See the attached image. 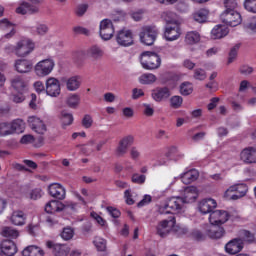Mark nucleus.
Returning <instances> with one entry per match:
<instances>
[{
  "label": "nucleus",
  "instance_id": "f257e3e1",
  "mask_svg": "<svg viewBox=\"0 0 256 256\" xmlns=\"http://www.w3.org/2000/svg\"><path fill=\"white\" fill-rule=\"evenodd\" d=\"M158 213L160 215H178L179 213H185V202L181 197L167 198L164 203L158 207Z\"/></svg>",
  "mask_w": 256,
  "mask_h": 256
},
{
  "label": "nucleus",
  "instance_id": "f03ea898",
  "mask_svg": "<svg viewBox=\"0 0 256 256\" xmlns=\"http://www.w3.org/2000/svg\"><path fill=\"white\" fill-rule=\"evenodd\" d=\"M34 49L35 43H33V41H31L29 38L19 40L15 47L7 46L5 48L7 53L14 52L17 57H27V55L33 53Z\"/></svg>",
  "mask_w": 256,
  "mask_h": 256
},
{
  "label": "nucleus",
  "instance_id": "7ed1b4c3",
  "mask_svg": "<svg viewBox=\"0 0 256 256\" xmlns=\"http://www.w3.org/2000/svg\"><path fill=\"white\" fill-rule=\"evenodd\" d=\"M140 63L143 69L153 71L161 67V57H159L155 52H143L141 54Z\"/></svg>",
  "mask_w": 256,
  "mask_h": 256
},
{
  "label": "nucleus",
  "instance_id": "20e7f679",
  "mask_svg": "<svg viewBox=\"0 0 256 256\" xmlns=\"http://www.w3.org/2000/svg\"><path fill=\"white\" fill-rule=\"evenodd\" d=\"M176 223L175 215H170L168 219L161 220L156 226L157 235L167 237V235L173 231V227H175Z\"/></svg>",
  "mask_w": 256,
  "mask_h": 256
},
{
  "label": "nucleus",
  "instance_id": "39448f33",
  "mask_svg": "<svg viewBox=\"0 0 256 256\" xmlns=\"http://www.w3.org/2000/svg\"><path fill=\"white\" fill-rule=\"evenodd\" d=\"M158 34L159 32L155 26H144L140 32V41L144 43V45L151 46L155 43Z\"/></svg>",
  "mask_w": 256,
  "mask_h": 256
},
{
  "label": "nucleus",
  "instance_id": "423d86ee",
  "mask_svg": "<svg viewBox=\"0 0 256 256\" xmlns=\"http://www.w3.org/2000/svg\"><path fill=\"white\" fill-rule=\"evenodd\" d=\"M75 207H77L76 203L73 202H60L57 200H51L49 201L46 205H45V211L46 213H59V211H63V209H74Z\"/></svg>",
  "mask_w": 256,
  "mask_h": 256
},
{
  "label": "nucleus",
  "instance_id": "0eeeda50",
  "mask_svg": "<svg viewBox=\"0 0 256 256\" xmlns=\"http://www.w3.org/2000/svg\"><path fill=\"white\" fill-rule=\"evenodd\" d=\"M55 62L52 59H45L35 66V73L38 77H47L53 71Z\"/></svg>",
  "mask_w": 256,
  "mask_h": 256
},
{
  "label": "nucleus",
  "instance_id": "6e6552de",
  "mask_svg": "<svg viewBox=\"0 0 256 256\" xmlns=\"http://www.w3.org/2000/svg\"><path fill=\"white\" fill-rule=\"evenodd\" d=\"M133 143H135V137H133V135L123 137L115 149L116 157H125V154L129 152V147H131Z\"/></svg>",
  "mask_w": 256,
  "mask_h": 256
},
{
  "label": "nucleus",
  "instance_id": "1a4fd4ad",
  "mask_svg": "<svg viewBox=\"0 0 256 256\" xmlns=\"http://www.w3.org/2000/svg\"><path fill=\"white\" fill-rule=\"evenodd\" d=\"M100 37L104 39V41H109L115 34V27L113 26V22L110 19H104L100 22L99 26Z\"/></svg>",
  "mask_w": 256,
  "mask_h": 256
},
{
  "label": "nucleus",
  "instance_id": "9d476101",
  "mask_svg": "<svg viewBox=\"0 0 256 256\" xmlns=\"http://www.w3.org/2000/svg\"><path fill=\"white\" fill-rule=\"evenodd\" d=\"M247 185L245 184H235L233 186H230L226 192V197H230V199H233L234 201L237 199H241V197H245L247 195Z\"/></svg>",
  "mask_w": 256,
  "mask_h": 256
},
{
  "label": "nucleus",
  "instance_id": "9b49d317",
  "mask_svg": "<svg viewBox=\"0 0 256 256\" xmlns=\"http://www.w3.org/2000/svg\"><path fill=\"white\" fill-rule=\"evenodd\" d=\"M240 161L246 165H255L256 164V145L248 146L241 150L240 152Z\"/></svg>",
  "mask_w": 256,
  "mask_h": 256
},
{
  "label": "nucleus",
  "instance_id": "f8f14e48",
  "mask_svg": "<svg viewBox=\"0 0 256 256\" xmlns=\"http://www.w3.org/2000/svg\"><path fill=\"white\" fill-rule=\"evenodd\" d=\"M45 91L50 97H59L61 95V82L55 77H49L46 80Z\"/></svg>",
  "mask_w": 256,
  "mask_h": 256
},
{
  "label": "nucleus",
  "instance_id": "ddd939ff",
  "mask_svg": "<svg viewBox=\"0 0 256 256\" xmlns=\"http://www.w3.org/2000/svg\"><path fill=\"white\" fill-rule=\"evenodd\" d=\"M28 125L32 131L38 133V135H45V133H47V125L45 124V121L39 117L29 116Z\"/></svg>",
  "mask_w": 256,
  "mask_h": 256
},
{
  "label": "nucleus",
  "instance_id": "4468645a",
  "mask_svg": "<svg viewBox=\"0 0 256 256\" xmlns=\"http://www.w3.org/2000/svg\"><path fill=\"white\" fill-rule=\"evenodd\" d=\"M30 3L23 2L17 9L16 13L20 15H27V13H39V5L41 3L40 0H29Z\"/></svg>",
  "mask_w": 256,
  "mask_h": 256
},
{
  "label": "nucleus",
  "instance_id": "2eb2a0df",
  "mask_svg": "<svg viewBox=\"0 0 256 256\" xmlns=\"http://www.w3.org/2000/svg\"><path fill=\"white\" fill-rule=\"evenodd\" d=\"M229 212L225 210H216L210 213L209 221L211 225H225L229 221Z\"/></svg>",
  "mask_w": 256,
  "mask_h": 256
},
{
  "label": "nucleus",
  "instance_id": "dca6fc26",
  "mask_svg": "<svg viewBox=\"0 0 256 256\" xmlns=\"http://www.w3.org/2000/svg\"><path fill=\"white\" fill-rule=\"evenodd\" d=\"M221 21L230 27H237V25H241L243 19L239 12H223L221 14Z\"/></svg>",
  "mask_w": 256,
  "mask_h": 256
},
{
  "label": "nucleus",
  "instance_id": "f3484780",
  "mask_svg": "<svg viewBox=\"0 0 256 256\" xmlns=\"http://www.w3.org/2000/svg\"><path fill=\"white\" fill-rule=\"evenodd\" d=\"M244 247L245 244H243L242 238H233L225 245V251L229 253V255H237V253L243 251Z\"/></svg>",
  "mask_w": 256,
  "mask_h": 256
},
{
  "label": "nucleus",
  "instance_id": "a211bd4d",
  "mask_svg": "<svg viewBox=\"0 0 256 256\" xmlns=\"http://www.w3.org/2000/svg\"><path fill=\"white\" fill-rule=\"evenodd\" d=\"M116 41L121 47L133 45V33L129 30H120L116 35Z\"/></svg>",
  "mask_w": 256,
  "mask_h": 256
},
{
  "label": "nucleus",
  "instance_id": "6ab92c4d",
  "mask_svg": "<svg viewBox=\"0 0 256 256\" xmlns=\"http://www.w3.org/2000/svg\"><path fill=\"white\" fill-rule=\"evenodd\" d=\"M206 234L210 239H222L225 237V228L219 224H210L206 228Z\"/></svg>",
  "mask_w": 256,
  "mask_h": 256
},
{
  "label": "nucleus",
  "instance_id": "aec40b11",
  "mask_svg": "<svg viewBox=\"0 0 256 256\" xmlns=\"http://www.w3.org/2000/svg\"><path fill=\"white\" fill-rule=\"evenodd\" d=\"M46 246L48 249H52V253L55 256H67L69 255V251H71L69 246L63 244H55L53 241H47Z\"/></svg>",
  "mask_w": 256,
  "mask_h": 256
},
{
  "label": "nucleus",
  "instance_id": "412c9836",
  "mask_svg": "<svg viewBox=\"0 0 256 256\" xmlns=\"http://www.w3.org/2000/svg\"><path fill=\"white\" fill-rule=\"evenodd\" d=\"M167 41H177L181 37V27L179 24L167 25L164 32Z\"/></svg>",
  "mask_w": 256,
  "mask_h": 256
},
{
  "label": "nucleus",
  "instance_id": "4be33fe9",
  "mask_svg": "<svg viewBox=\"0 0 256 256\" xmlns=\"http://www.w3.org/2000/svg\"><path fill=\"white\" fill-rule=\"evenodd\" d=\"M0 250L2 255L13 256L17 253V244L13 240H3L0 243Z\"/></svg>",
  "mask_w": 256,
  "mask_h": 256
},
{
  "label": "nucleus",
  "instance_id": "5701e85b",
  "mask_svg": "<svg viewBox=\"0 0 256 256\" xmlns=\"http://www.w3.org/2000/svg\"><path fill=\"white\" fill-rule=\"evenodd\" d=\"M198 207L203 215H207V213H213V209H217V201L213 198H206L199 202Z\"/></svg>",
  "mask_w": 256,
  "mask_h": 256
},
{
  "label": "nucleus",
  "instance_id": "b1692460",
  "mask_svg": "<svg viewBox=\"0 0 256 256\" xmlns=\"http://www.w3.org/2000/svg\"><path fill=\"white\" fill-rule=\"evenodd\" d=\"M199 197V190L195 186H189L184 190V196L182 197L184 203H195Z\"/></svg>",
  "mask_w": 256,
  "mask_h": 256
},
{
  "label": "nucleus",
  "instance_id": "393cba45",
  "mask_svg": "<svg viewBox=\"0 0 256 256\" xmlns=\"http://www.w3.org/2000/svg\"><path fill=\"white\" fill-rule=\"evenodd\" d=\"M48 190L51 197H54L55 199H60V200L65 199L66 191H65V188L61 186V184H58V183L51 184Z\"/></svg>",
  "mask_w": 256,
  "mask_h": 256
},
{
  "label": "nucleus",
  "instance_id": "a878e982",
  "mask_svg": "<svg viewBox=\"0 0 256 256\" xmlns=\"http://www.w3.org/2000/svg\"><path fill=\"white\" fill-rule=\"evenodd\" d=\"M26 221L27 215L21 210L13 211L10 217V222L12 223V225L23 226L25 225Z\"/></svg>",
  "mask_w": 256,
  "mask_h": 256
},
{
  "label": "nucleus",
  "instance_id": "bb28decb",
  "mask_svg": "<svg viewBox=\"0 0 256 256\" xmlns=\"http://www.w3.org/2000/svg\"><path fill=\"white\" fill-rule=\"evenodd\" d=\"M229 35V28L225 25L218 24L211 31V39H223Z\"/></svg>",
  "mask_w": 256,
  "mask_h": 256
},
{
  "label": "nucleus",
  "instance_id": "cd10ccee",
  "mask_svg": "<svg viewBox=\"0 0 256 256\" xmlns=\"http://www.w3.org/2000/svg\"><path fill=\"white\" fill-rule=\"evenodd\" d=\"M11 86L15 91H18V93H25V91H27V81H25V78L21 76L12 78Z\"/></svg>",
  "mask_w": 256,
  "mask_h": 256
},
{
  "label": "nucleus",
  "instance_id": "c85d7f7f",
  "mask_svg": "<svg viewBox=\"0 0 256 256\" xmlns=\"http://www.w3.org/2000/svg\"><path fill=\"white\" fill-rule=\"evenodd\" d=\"M15 69L18 73H30L33 69V63L29 60L20 59L15 62Z\"/></svg>",
  "mask_w": 256,
  "mask_h": 256
},
{
  "label": "nucleus",
  "instance_id": "c756f323",
  "mask_svg": "<svg viewBox=\"0 0 256 256\" xmlns=\"http://www.w3.org/2000/svg\"><path fill=\"white\" fill-rule=\"evenodd\" d=\"M197 179H199V171L196 169L189 170L181 176V180L184 185H190V183L197 181Z\"/></svg>",
  "mask_w": 256,
  "mask_h": 256
},
{
  "label": "nucleus",
  "instance_id": "7c9ffc66",
  "mask_svg": "<svg viewBox=\"0 0 256 256\" xmlns=\"http://www.w3.org/2000/svg\"><path fill=\"white\" fill-rule=\"evenodd\" d=\"M152 97L155 101H163V99H168V97H171V92L167 87L157 88L152 92Z\"/></svg>",
  "mask_w": 256,
  "mask_h": 256
},
{
  "label": "nucleus",
  "instance_id": "2f4dec72",
  "mask_svg": "<svg viewBox=\"0 0 256 256\" xmlns=\"http://www.w3.org/2000/svg\"><path fill=\"white\" fill-rule=\"evenodd\" d=\"M22 255L23 256H45V252L43 251V249H41V247L31 245L24 248V250L22 251Z\"/></svg>",
  "mask_w": 256,
  "mask_h": 256
},
{
  "label": "nucleus",
  "instance_id": "473e14b6",
  "mask_svg": "<svg viewBox=\"0 0 256 256\" xmlns=\"http://www.w3.org/2000/svg\"><path fill=\"white\" fill-rule=\"evenodd\" d=\"M10 131L12 132V135H15V133H24L25 132V121L22 119H15L12 122H10Z\"/></svg>",
  "mask_w": 256,
  "mask_h": 256
},
{
  "label": "nucleus",
  "instance_id": "72a5a7b5",
  "mask_svg": "<svg viewBox=\"0 0 256 256\" xmlns=\"http://www.w3.org/2000/svg\"><path fill=\"white\" fill-rule=\"evenodd\" d=\"M162 19H164L167 25H179V18L177 17V14L172 11L163 12Z\"/></svg>",
  "mask_w": 256,
  "mask_h": 256
},
{
  "label": "nucleus",
  "instance_id": "f704fd0d",
  "mask_svg": "<svg viewBox=\"0 0 256 256\" xmlns=\"http://www.w3.org/2000/svg\"><path fill=\"white\" fill-rule=\"evenodd\" d=\"M81 87V80L77 76L70 77L66 80V88L68 91H77Z\"/></svg>",
  "mask_w": 256,
  "mask_h": 256
},
{
  "label": "nucleus",
  "instance_id": "c9c22d12",
  "mask_svg": "<svg viewBox=\"0 0 256 256\" xmlns=\"http://www.w3.org/2000/svg\"><path fill=\"white\" fill-rule=\"evenodd\" d=\"M0 28L3 30L8 29V31H10L5 35L6 39H11V37L15 35V26H13V24H11V22H9L7 19L0 21Z\"/></svg>",
  "mask_w": 256,
  "mask_h": 256
},
{
  "label": "nucleus",
  "instance_id": "e433bc0d",
  "mask_svg": "<svg viewBox=\"0 0 256 256\" xmlns=\"http://www.w3.org/2000/svg\"><path fill=\"white\" fill-rule=\"evenodd\" d=\"M185 41L188 45H195V43L201 41V35L197 31L187 32Z\"/></svg>",
  "mask_w": 256,
  "mask_h": 256
},
{
  "label": "nucleus",
  "instance_id": "4c0bfd02",
  "mask_svg": "<svg viewBox=\"0 0 256 256\" xmlns=\"http://www.w3.org/2000/svg\"><path fill=\"white\" fill-rule=\"evenodd\" d=\"M2 237H8L9 239H17L19 237V230L13 227H4L1 232Z\"/></svg>",
  "mask_w": 256,
  "mask_h": 256
},
{
  "label": "nucleus",
  "instance_id": "58836bf2",
  "mask_svg": "<svg viewBox=\"0 0 256 256\" xmlns=\"http://www.w3.org/2000/svg\"><path fill=\"white\" fill-rule=\"evenodd\" d=\"M157 81V76L153 73H145L139 77V82L142 85H151Z\"/></svg>",
  "mask_w": 256,
  "mask_h": 256
},
{
  "label": "nucleus",
  "instance_id": "ea45409f",
  "mask_svg": "<svg viewBox=\"0 0 256 256\" xmlns=\"http://www.w3.org/2000/svg\"><path fill=\"white\" fill-rule=\"evenodd\" d=\"M240 239H242L243 245H245V243H255V234L249 230H241Z\"/></svg>",
  "mask_w": 256,
  "mask_h": 256
},
{
  "label": "nucleus",
  "instance_id": "a19ab883",
  "mask_svg": "<svg viewBox=\"0 0 256 256\" xmlns=\"http://www.w3.org/2000/svg\"><path fill=\"white\" fill-rule=\"evenodd\" d=\"M224 7L225 11L224 13H232L236 12L235 9L239 7V1L238 0H224Z\"/></svg>",
  "mask_w": 256,
  "mask_h": 256
},
{
  "label": "nucleus",
  "instance_id": "79ce46f5",
  "mask_svg": "<svg viewBox=\"0 0 256 256\" xmlns=\"http://www.w3.org/2000/svg\"><path fill=\"white\" fill-rule=\"evenodd\" d=\"M208 15L209 11L201 9L198 12L194 13L193 18L197 21V23H205V21H207Z\"/></svg>",
  "mask_w": 256,
  "mask_h": 256
},
{
  "label": "nucleus",
  "instance_id": "37998d69",
  "mask_svg": "<svg viewBox=\"0 0 256 256\" xmlns=\"http://www.w3.org/2000/svg\"><path fill=\"white\" fill-rule=\"evenodd\" d=\"M81 97L78 94H72L67 98V105L72 109H76L79 106Z\"/></svg>",
  "mask_w": 256,
  "mask_h": 256
},
{
  "label": "nucleus",
  "instance_id": "c03bdc74",
  "mask_svg": "<svg viewBox=\"0 0 256 256\" xmlns=\"http://www.w3.org/2000/svg\"><path fill=\"white\" fill-rule=\"evenodd\" d=\"M180 93L187 97V95H191L193 93V84L191 82H183L180 85Z\"/></svg>",
  "mask_w": 256,
  "mask_h": 256
},
{
  "label": "nucleus",
  "instance_id": "a18cd8bd",
  "mask_svg": "<svg viewBox=\"0 0 256 256\" xmlns=\"http://www.w3.org/2000/svg\"><path fill=\"white\" fill-rule=\"evenodd\" d=\"M12 135L11 125L9 122H1L0 123V137H7Z\"/></svg>",
  "mask_w": 256,
  "mask_h": 256
},
{
  "label": "nucleus",
  "instance_id": "49530a36",
  "mask_svg": "<svg viewBox=\"0 0 256 256\" xmlns=\"http://www.w3.org/2000/svg\"><path fill=\"white\" fill-rule=\"evenodd\" d=\"M97 251H106L107 250V240L101 238V237H96L93 241Z\"/></svg>",
  "mask_w": 256,
  "mask_h": 256
},
{
  "label": "nucleus",
  "instance_id": "de8ad7c7",
  "mask_svg": "<svg viewBox=\"0 0 256 256\" xmlns=\"http://www.w3.org/2000/svg\"><path fill=\"white\" fill-rule=\"evenodd\" d=\"M89 53L92 59H101V57L104 55L103 49H101L99 46H92Z\"/></svg>",
  "mask_w": 256,
  "mask_h": 256
},
{
  "label": "nucleus",
  "instance_id": "09e8293b",
  "mask_svg": "<svg viewBox=\"0 0 256 256\" xmlns=\"http://www.w3.org/2000/svg\"><path fill=\"white\" fill-rule=\"evenodd\" d=\"M47 31H49V28H47L45 24H38L32 29V33H34V35H45Z\"/></svg>",
  "mask_w": 256,
  "mask_h": 256
},
{
  "label": "nucleus",
  "instance_id": "8fccbe9b",
  "mask_svg": "<svg viewBox=\"0 0 256 256\" xmlns=\"http://www.w3.org/2000/svg\"><path fill=\"white\" fill-rule=\"evenodd\" d=\"M244 9L249 13H256V0H245Z\"/></svg>",
  "mask_w": 256,
  "mask_h": 256
},
{
  "label": "nucleus",
  "instance_id": "3c124183",
  "mask_svg": "<svg viewBox=\"0 0 256 256\" xmlns=\"http://www.w3.org/2000/svg\"><path fill=\"white\" fill-rule=\"evenodd\" d=\"M82 126L84 129H91V127H93V117L89 114L84 115L82 118Z\"/></svg>",
  "mask_w": 256,
  "mask_h": 256
},
{
  "label": "nucleus",
  "instance_id": "603ef678",
  "mask_svg": "<svg viewBox=\"0 0 256 256\" xmlns=\"http://www.w3.org/2000/svg\"><path fill=\"white\" fill-rule=\"evenodd\" d=\"M73 235H75V232L69 227L64 228L61 233V237L64 241H70V239H73Z\"/></svg>",
  "mask_w": 256,
  "mask_h": 256
},
{
  "label": "nucleus",
  "instance_id": "864d4df0",
  "mask_svg": "<svg viewBox=\"0 0 256 256\" xmlns=\"http://www.w3.org/2000/svg\"><path fill=\"white\" fill-rule=\"evenodd\" d=\"M170 103H171V107H173V109H179V107H181V105H183V97L173 96L170 99Z\"/></svg>",
  "mask_w": 256,
  "mask_h": 256
},
{
  "label": "nucleus",
  "instance_id": "5fc2aeb1",
  "mask_svg": "<svg viewBox=\"0 0 256 256\" xmlns=\"http://www.w3.org/2000/svg\"><path fill=\"white\" fill-rule=\"evenodd\" d=\"M42 195L43 191L41 190V188H35L31 190L28 197L29 199H32V201H37V199H41Z\"/></svg>",
  "mask_w": 256,
  "mask_h": 256
},
{
  "label": "nucleus",
  "instance_id": "6e6d98bb",
  "mask_svg": "<svg viewBox=\"0 0 256 256\" xmlns=\"http://www.w3.org/2000/svg\"><path fill=\"white\" fill-rule=\"evenodd\" d=\"M239 47H241V45L236 44L229 53V57H228V64H231L235 61V59H237V51H239Z\"/></svg>",
  "mask_w": 256,
  "mask_h": 256
},
{
  "label": "nucleus",
  "instance_id": "4d7b16f0",
  "mask_svg": "<svg viewBox=\"0 0 256 256\" xmlns=\"http://www.w3.org/2000/svg\"><path fill=\"white\" fill-rule=\"evenodd\" d=\"M142 109H143V114L146 117H153V115L155 113V109L153 108V105H151V104H143L142 105Z\"/></svg>",
  "mask_w": 256,
  "mask_h": 256
},
{
  "label": "nucleus",
  "instance_id": "13d9d810",
  "mask_svg": "<svg viewBox=\"0 0 256 256\" xmlns=\"http://www.w3.org/2000/svg\"><path fill=\"white\" fill-rule=\"evenodd\" d=\"M194 79H197L198 81H204V79H207V73H205V70L197 68L194 70Z\"/></svg>",
  "mask_w": 256,
  "mask_h": 256
},
{
  "label": "nucleus",
  "instance_id": "bf43d9fd",
  "mask_svg": "<svg viewBox=\"0 0 256 256\" xmlns=\"http://www.w3.org/2000/svg\"><path fill=\"white\" fill-rule=\"evenodd\" d=\"M80 151L82 155L89 156L91 153H93L95 150L93 149V142H91V145H82L80 146Z\"/></svg>",
  "mask_w": 256,
  "mask_h": 256
},
{
  "label": "nucleus",
  "instance_id": "052dcab7",
  "mask_svg": "<svg viewBox=\"0 0 256 256\" xmlns=\"http://www.w3.org/2000/svg\"><path fill=\"white\" fill-rule=\"evenodd\" d=\"M145 175H139V174H133L131 181L132 183H136L137 185H143V183H145Z\"/></svg>",
  "mask_w": 256,
  "mask_h": 256
},
{
  "label": "nucleus",
  "instance_id": "680f3d73",
  "mask_svg": "<svg viewBox=\"0 0 256 256\" xmlns=\"http://www.w3.org/2000/svg\"><path fill=\"white\" fill-rule=\"evenodd\" d=\"M87 9H89V6L87 4H81L77 6L76 8L77 17H83L85 13H87Z\"/></svg>",
  "mask_w": 256,
  "mask_h": 256
},
{
  "label": "nucleus",
  "instance_id": "e2e57ef3",
  "mask_svg": "<svg viewBox=\"0 0 256 256\" xmlns=\"http://www.w3.org/2000/svg\"><path fill=\"white\" fill-rule=\"evenodd\" d=\"M144 13H145V10L140 9V10L132 12L131 17H132V19H134V21H141V19H143Z\"/></svg>",
  "mask_w": 256,
  "mask_h": 256
},
{
  "label": "nucleus",
  "instance_id": "0e129e2a",
  "mask_svg": "<svg viewBox=\"0 0 256 256\" xmlns=\"http://www.w3.org/2000/svg\"><path fill=\"white\" fill-rule=\"evenodd\" d=\"M91 217L92 219H94L98 225H101L102 227H105V219H103V217L99 216V214H97V212H91Z\"/></svg>",
  "mask_w": 256,
  "mask_h": 256
},
{
  "label": "nucleus",
  "instance_id": "69168bd1",
  "mask_svg": "<svg viewBox=\"0 0 256 256\" xmlns=\"http://www.w3.org/2000/svg\"><path fill=\"white\" fill-rule=\"evenodd\" d=\"M122 114L126 119H131L133 118V115H135V111L130 107H126L122 110Z\"/></svg>",
  "mask_w": 256,
  "mask_h": 256
},
{
  "label": "nucleus",
  "instance_id": "338daca9",
  "mask_svg": "<svg viewBox=\"0 0 256 256\" xmlns=\"http://www.w3.org/2000/svg\"><path fill=\"white\" fill-rule=\"evenodd\" d=\"M62 123L63 125H71L73 123V114H63Z\"/></svg>",
  "mask_w": 256,
  "mask_h": 256
},
{
  "label": "nucleus",
  "instance_id": "774afa93",
  "mask_svg": "<svg viewBox=\"0 0 256 256\" xmlns=\"http://www.w3.org/2000/svg\"><path fill=\"white\" fill-rule=\"evenodd\" d=\"M12 101L14 103H23V101H25V95H23V92H19L18 94H14L12 96Z\"/></svg>",
  "mask_w": 256,
  "mask_h": 256
}]
</instances>
